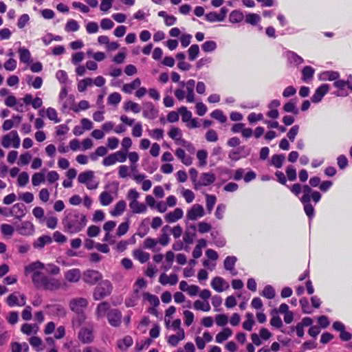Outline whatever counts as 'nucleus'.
I'll return each instance as SVG.
<instances>
[{
    "label": "nucleus",
    "mask_w": 352,
    "mask_h": 352,
    "mask_svg": "<svg viewBox=\"0 0 352 352\" xmlns=\"http://www.w3.org/2000/svg\"><path fill=\"white\" fill-rule=\"evenodd\" d=\"M87 222L86 216L77 210L68 212L63 219L65 231L70 234L80 232L87 225Z\"/></svg>",
    "instance_id": "1"
},
{
    "label": "nucleus",
    "mask_w": 352,
    "mask_h": 352,
    "mask_svg": "<svg viewBox=\"0 0 352 352\" xmlns=\"http://www.w3.org/2000/svg\"><path fill=\"white\" fill-rule=\"evenodd\" d=\"M44 264L40 261L33 262L25 267V274L32 273V280L34 286L40 289L46 280L47 276L42 272Z\"/></svg>",
    "instance_id": "2"
},
{
    "label": "nucleus",
    "mask_w": 352,
    "mask_h": 352,
    "mask_svg": "<svg viewBox=\"0 0 352 352\" xmlns=\"http://www.w3.org/2000/svg\"><path fill=\"white\" fill-rule=\"evenodd\" d=\"M179 85L185 88V89H177L175 91V96L179 101L183 100L185 98L188 102L192 103L195 102L194 89L195 87V80L190 79L187 82H179Z\"/></svg>",
    "instance_id": "3"
},
{
    "label": "nucleus",
    "mask_w": 352,
    "mask_h": 352,
    "mask_svg": "<svg viewBox=\"0 0 352 352\" xmlns=\"http://www.w3.org/2000/svg\"><path fill=\"white\" fill-rule=\"evenodd\" d=\"M88 306V300L82 297L74 298L69 301L70 309L78 315V325L86 319L84 309Z\"/></svg>",
    "instance_id": "4"
},
{
    "label": "nucleus",
    "mask_w": 352,
    "mask_h": 352,
    "mask_svg": "<svg viewBox=\"0 0 352 352\" xmlns=\"http://www.w3.org/2000/svg\"><path fill=\"white\" fill-rule=\"evenodd\" d=\"M113 290L112 284L109 280H104L101 281L94 289L93 298L95 300H100L109 296Z\"/></svg>",
    "instance_id": "5"
},
{
    "label": "nucleus",
    "mask_w": 352,
    "mask_h": 352,
    "mask_svg": "<svg viewBox=\"0 0 352 352\" xmlns=\"http://www.w3.org/2000/svg\"><path fill=\"white\" fill-rule=\"evenodd\" d=\"M94 172L92 170H87L80 173L78 176L79 183L85 184L89 190H95L99 186V182L96 180Z\"/></svg>",
    "instance_id": "6"
},
{
    "label": "nucleus",
    "mask_w": 352,
    "mask_h": 352,
    "mask_svg": "<svg viewBox=\"0 0 352 352\" xmlns=\"http://www.w3.org/2000/svg\"><path fill=\"white\" fill-rule=\"evenodd\" d=\"M120 121L125 125L132 126L131 135L134 138H140L142 135L143 127L140 122H135V119L129 118L126 115H121Z\"/></svg>",
    "instance_id": "7"
},
{
    "label": "nucleus",
    "mask_w": 352,
    "mask_h": 352,
    "mask_svg": "<svg viewBox=\"0 0 352 352\" xmlns=\"http://www.w3.org/2000/svg\"><path fill=\"white\" fill-rule=\"evenodd\" d=\"M21 139L16 131H11L2 137L1 145L8 148L13 147L18 148L20 146Z\"/></svg>",
    "instance_id": "8"
},
{
    "label": "nucleus",
    "mask_w": 352,
    "mask_h": 352,
    "mask_svg": "<svg viewBox=\"0 0 352 352\" xmlns=\"http://www.w3.org/2000/svg\"><path fill=\"white\" fill-rule=\"evenodd\" d=\"M335 87L338 89V91L335 93V95L338 97H345L349 95V93L345 90V87L352 91V80H336L333 82Z\"/></svg>",
    "instance_id": "9"
},
{
    "label": "nucleus",
    "mask_w": 352,
    "mask_h": 352,
    "mask_svg": "<svg viewBox=\"0 0 352 352\" xmlns=\"http://www.w3.org/2000/svg\"><path fill=\"white\" fill-rule=\"evenodd\" d=\"M6 303L10 307L15 306L23 307L26 303L25 296L19 292L12 293L7 297Z\"/></svg>",
    "instance_id": "10"
},
{
    "label": "nucleus",
    "mask_w": 352,
    "mask_h": 352,
    "mask_svg": "<svg viewBox=\"0 0 352 352\" xmlns=\"http://www.w3.org/2000/svg\"><path fill=\"white\" fill-rule=\"evenodd\" d=\"M82 280L85 283L94 285L102 279V274L97 270H87L82 274Z\"/></svg>",
    "instance_id": "11"
},
{
    "label": "nucleus",
    "mask_w": 352,
    "mask_h": 352,
    "mask_svg": "<svg viewBox=\"0 0 352 352\" xmlns=\"http://www.w3.org/2000/svg\"><path fill=\"white\" fill-rule=\"evenodd\" d=\"M159 111L151 102H143L142 114L144 118L154 120L158 116Z\"/></svg>",
    "instance_id": "12"
},
{
    "label": "nucleus",
    "mask_w": 352,
    "mask_h": 352,
    "mask_svg": "<svg viewBox=\"0 0 352 352\" xmlns=\"http://www.w3.org/2000/svg\"><path fill=\"white\" fill-rule=\"evenodd\" d=\"M205 214L204 207L200 204H194L188 211L186 218L190 221H196L197 219L204 217Z\"/></svg>",
    "instance_id": "13"
},
{
    "label": "nucleus",
    "mask_w": 352,
    "mask_h": 352,
    "mask_svg": "<svg viewBox=\"0 0 352 352\" xmlns=\"http://www.w3.org/2000/svg\"><path fill=\"white\" fill-rule=\"evenodd\" d=\"M16 231L23 236H31L34 232V226L29 221H25L16 226Z\"/></svg>",
    "instance_id": "14"
},
{
    "label": "nucleus",
    "mask_w": 352,
    "mask_h": 352,
    "mask_svg": "<svg viewBox=\"0 0 352 352\" xmlns=\"http://www.w3.org/2000/svg\"><path fill=\"white\" fill-rule=\"evenodd\" d=\"M228 12V9L226 7H222L220 9L219 13L214 11H211L205 14V19L207 21L213 23L216 21H223Z\"/></svg>",
    "instance_id": "15"
},
{
    "label": "nucleus",
    "mask_w": 352,
    "mask_h": 352,
    "mask_svg": "<svg viewBox=\"0 0 352 352\" xmlns=\"http://www.w3.org/2000/svg\"><path fill=\"white\" fill-rule=\"evenodd\" d=\"M216 180V177L212 173H204L200 175V177L195 183V189H199L201 186H208L213 184Z\"/></svg>",
    "instance_id": "16"
},
{
    "label": "nucleus",
    "mask_w": 352,
    "mask_h": 352,
    "mask_svg": "<svg viewBox=\"0 0 352 352\" xmlns=\"http://www.w3.org/2000/svg\"><path fill=\"white\" fill-rule=\"evenodd\" d=\"M122 313L117 309H110L107 313L109 323L113 327H118L121 324Z\"/></svg>",
    "instance_id": "17"
},
{
    "label": "nucleus",
    "mask_w": 352,
    "mask_h": 352,
    "mask_svg": "<svg viewBox=\"0 0 352 352\" xmlns=\"http://www.w3.org/2000/svg\"><path fill=\"white\" fill-rule=\"evenodd\" d=\"M82 276V274H81L80 270L77 268L67 270L64 273L65 280L71 283H78Z\"/></svg>",
    "instance_id": "18"
},
{
    "label": "nucleus",
    "mask_w": 352,
    "mask_h": 352,
    "mask_svg": "<svg viewBox=\"0 0 352 352\" xmlns=\"http://www.w3.org/2000/svg\"><path fill=\"white\" fill-rule=\"evenodd\" d=\"M329 91V85L327 84H322L316 89L311 98V102L314 103H318L322 100V98L328 93Z\"/></svg>",
    "instance_id": "19"
},
{
    "label": "nucleus",
    "mask_w": 352,
    "mask_h": 352,
    "mask_svg": "<svg viewBox=\"0 0 352 352\" xmlns=\"http://www.w3.org/2000/svg\"><path fill=\"white\" fill-rule=\"evenodd\" d=\"M211 287L217 292H222L229 288V284L221 277L215 276L211 281Z\"/></svg>",
    "instance_id": "20"
},
{
    "label": "nucleus",
    "mask_w": 352,
    "mask_h": 352,
    "mask_svg": "<svg viewBox=\"0 0 352 352\" xmlns=\"http://www.w3.org/2000/svg\"><path fill=\"white\" fill-rule=\"evenodd\" d=\"M61 286V282L58 279L47 277L44 284L40 289L48 291H56L59 289Z\"/></svg>",
    "instance_id": "21"
},
{
    "label": "nucleus",
    "mask_w": 352,
    "mask_h": 352,
    "mask_svg": "<svg viewBox=\"0 0 352 352\" xmlns=\"http://www.w3.org/2000/svg\"><path fill=\"white\" fill-rule=\"evenodd\" d=\"M26 214L25 207L23 204H14L10 210L9 215L14 217L16 219L20 220Z\"/></svg>",
    "instance_id": "22"
},
{
    "label": "nucleus",
    "mask_w": 352,
    "mask_h": 352,
    "mask_svg": "<svg viewBox=\"0 0 352 352\" xmlns=\"http://www.w3.org/2000/svg\"><path fill=\"white\" fill-rule=\"evenodd\" d=\"M250 154V150L245 146H240L236 151H232L229 153V158L233 161H237L241 157H245Z\"/></svg>",
    "instance_id": "23"
},
{
    "label": "nucleus",
    "mask_w": 352,
    "mask_h": 352,
    "mask_svg": "<svg viewBox=\"0 0 352 352\" xmlns=\"http://www.w3.org/2000/svg\"><path fill=\"white\" fill-rule=\"evenodd\" d=\"M237 261V258L234 256H228L226 258L223 263L224 268L229 271L232 276H236L237 274V272L234 269L235 263Z\"/></svg>",
    "instance_id": "24"
},
{
    "label": "nucleus",
    "mask_w": 352,
    "mask_h": 352,
    "mask_svg": "<svg viewBox=\"0 0 352 352\" xmlns=\"http://www.w3.org/2000/svg\"><path fill=\"white\" fill-rule=\"evenodd\" d=\"M159 282L163 285L168 284L175 285L178 282V276L176 274H172L170 276H168L165 273H163L159 278Z\"/></svg>",
    "instance_id": "25"
},
{
    "label": "nucleus",
    "mask_w": 352,
    "mask_h": 352,
    "mask_svg": "<svg viewBox=\"0 0 352 352\" xmlns=\"http://www.w3.org/2000/svg\"><path fill=\"white\" fill-rule=\"evenodd\" d=\"M78 338L84 343H89L94 339L93 331L91 329L82 328L79 331Z\"/></svg>",
    "instance_id": "26"
},
{
    "label": "nucleus",
    "mask_w": 352,
    "mask_h": 352,
    "mask_svg": "<svg viewBox=\"0 0 352 352\" xmlns=\"http://www.w3.org/2000/svg\"><path fill=\"white\" fill-rule=\"evenodd\" d=\"M183 214L182 209L177 208L174 211L167 213L165 216V220L168 223H174L182 219Z\"/></svg>",
    "instance_id": "27"
},
{
    "label": "nucleus",
    "mask_w": 352,
    "mask_h": 352,
    "mask_svg": "<svg viewBox=\"0 0 352 352\" xmlns=\"http://www.w3.org/2000/svg\"><path fill=\"white\" fill-rule=\"evenodd\" d=\"M129 208L134 214L145 213L147 210L146 205L144 203L139 202L138 200L129 202Z\"/></svg>",
    "instance_id": "28"
},
{
    "label": "nucleus",
    "mask_w": 352,
    "mask_h": 352,
    "mask_svg": "<svg viewBox=\"0 0 352 352\" xmlns=\"http://www.w3.org/2000/svg\"><path fill=\"white\" fill-rule=\"evenodd\" d=\"M340 77V74L335 71H325L318 75V78L322 81H336Z\"/></svg>",
    "instance_id": "29"
},
{
    "label": "nucleus",
    "mask_w": 352,
    "mask_h": 352,
    "mask_svg": "<svg viewBox=\"0 0 352 352\" xmlns=\"http://www.w3.org/2000/svg\"><path fill=\"white\" fill-rule=\"evenodd\" d=\"M109 304L107 302H102L98 305L96 309V316L98 320L102 318L107 314L109 309Z\"/></svg>",
    "instance_id": "30"
},
{
    "label": "nucleus",
    "mask_w": 352,
    "mask_h": 352,
    "mask_svg": "<svg viewBox=\"0 0 352 352\" xmlns=\"http://www.w3.org/2000/svg\"><path fill=\"white\" fill-rule=\"evenodd\" d=\"M39 330V327L36 324L25 323L21 327V331L23 333L28 336L32 334H36Z\"/></svg>",
    "instance_id": "31"
},
{
    "label": "nucleus",
    "mask_w": 352,
    "mask_h": 352,
    "mask_svg": "<svg viewBox=\"0 0 352 352\" xmlns=\"http://www.w3.org/2000/svg\"><path fill=\"white\" fill-rule=\"evenodd\" d=\"M177 158H179L182 162L186 166H190L192 163V158L187 155L182 148H177L175 153Z\"/></svg>",
    "instance_id": "32"
},
{
    "label": "nucleus",
    "mask_w": 352,
    "mask_h": 352,
    "mask_svg": "<svg viewBox=\"0 0 352 352\" xmlns=\"http://www.w3.org/2000/svg\"><path fill=\"white\" fill-rule=\"evenodd\" d=\"M126 207V202L124 200H120L117 202L114 208L110 211V214L113 217H118L124 212Z\"/></svg>",
    "instance_id": "33"
},
{
    "label": "nucleus",
    "mask_w": 352,
    "mask_h": 352,
    "mask_svg": "<svg viewBox=\"0 0 352 352\" xmlns=\"http://www.w3.org/2000/svg\"><path fill=\"white\" fill-rule=\"evenodd\" d=\"M140 297V296L139 289H135L133 294L129 297L126 298L124 302L125 305L127 307H135L138 304Z\"/></svg>",
    "instance_id": "34"
},
{
    "label": "nucleus",
    "mask_w": 352,
    "mask_h": 352,
    "mask_svg": "<svg viewBox=\"0 0 352 352\" xmlns=\"http://www.w3.org/2000/svg\"><path fill=\"white\" fill-rule=\"evenodd\" d=\"M99 201L102 206H107L113 201L112 193L108 191H103L99 196Z\"/></svg>",
    "instance_id": "35"
},
{
    "label": "nucleus",
    "mask_w": 352,
    "mask_h": 352,
    "mask_svg": "<svg viewBox=\"0 0 352 352\" xmlns=\"http://www.w3.org/2000/svg\"><path fill=\"white\" fill-rule=\"evenodd\" d=\"M141 81L140 78H137L131 83L124 84L122 90L126 94H131L134 89L139 88Z\"/></svg>",
    "instance_id": "36"
},
{
    "label": "nucleus",
    "mask_w": 352,
    "mask_h": 352,
    "mask_svg": "<svg viewBox=\"0 0 352 352\" xmlns=\"http://www.w3.org/2000/svg\"><path fill=\"white\" fill-rule=\"evenodd\" d=\"M185 338V333L184 330H179L177 335H171L168 338V342L170 345L175 346L178 344L180 340H184Z\"/></svg>",
    "instance_id": "37"
},
{
    "label": "nucleus",
    "mask_w": 352,
    "mask_h": 352,
    "mask_svg": "<svg viewBox=\"0 0 352 352\" xmlns=\"http://www.w3.org/2000/svg\"><path fill=\"white\" fill-rule=\"evenodd\" d=\"M232 335V331L228 327L224 328L217 334L215 340L217 343H222Z\"/></svg>",
    "instance_id": "38"
},
{
    "label": "nucleus",
    "mask_w": 352,
    "mask_h": 352,
    "mask_svg": "<svg viewBox=\"0 0 352 352\" xmlns=\"http://www.w3.org/2000/svg\"><path fill=\"white\" fill-rule=\"evenodd\" d=\"M142 298L144 301H147L152 307H158L160 300L158 297L148 292H143Z\"/></svg>",
    "instance_id": "39"
},
{
    "label": "nucleus",
    "mask_w": 352,
    "mask_h": 352,
    "mask_svg": "<svg viewBox=\"0 0 352 352\" xmlns=\"http://www.w3.org/2000/svg\"><path fill=\"white\" fill-rule=\"evenodd\" d=\"M123 109L125 111H132L134 113H138L141 111L140 104L131 100L125 102Z\"/></svg>",
    "instance_id": "40"
},
{
    "label": "nucleus",
    "mask_w": 352,
    "mask_h": 352,
    "mask_svg": "<svg viewBox=\"0 0 352 352\" xmlns=\"http://www.w3.org/2000/svg\"><path fill=\"white\" fill-rule=\"evenodd\" d=\"M193 308L195 310L203 311L205 312L209 311L211 309L208 301H201L200 300H197L194 302Z\"/></svg>",
    "instance_id": "41"
},
{
    "label": "nucleus",
    "mask_w": 352,
    "mask_h": 352,
    "mask_svg": "<svg viewBox=\"0 0 352 352\" xmlns=\"http://www.w3.org/2000/svg\"><path fill=\"white\" fill-rule=\"evenodd\" d=\"M243 14L239 10H232L229 15V21L232 23H240L243 21Z\"/></svg>",
    "instance_id": "42"
},
{
    "label": "nucleus",
    "mask_w": 352,
    "mask_h": 352,
    "mask_svg": "<svg viewBox=\"0 0 352 352\" xmlns=\"http://www.w3.org/2000/svg\"><path fill=\"white\" fill-rule=\"evenodd\" d=\"M286 57L288 62L294 65H298L303 63V59L293 52H287Z\"/></svg>",
    "instance_id": "43"
},
{
    "label": "nucleus",
    "mask_w": 352,
    "mask_h": 352,
    "mask_svg": "<svg viewBox=\"0 0 352 352\" xmlns=\"http://www.w3.org/2000/svg\"><path fill=\"white\" fill-rule=\"evenodd\" d=\"M133 256L135 259L138 260L141 263H144L150 258V254L142 250H136L133 251Z\"/></svg>",
    "instance_id": "44"
},
{
    "label": "nucleus",
    "mask_w": 352,
    "mask_h": 352,
    "mask_svg": "<svg viewBox=\"0 0 352 352\" xmlns=\"http://www.w3.org/2000/svg\"><path fill=\"white\" fill-rule=\"evenodd\" d=\"M52 238L50 236L43 235L40 237H38L35 242L34 243L33 245L36 248H43L46 244H49L52 242Z\"/></svg>",
    "instance_id": "45"
},
{
    "label": "nucleus",
    "mask_w": 352,
    "mask_h": 352,
    "mask_svg": "<svg viewBox=\"0 0 352 352\" xmlns=\"http://www.w3.org/2000/svg\"><path fill=\"white\" fill-rule=\"evenodd\" d=\"M315 72V69L310 66H305L302 70V80L304 82H308L311 80Z\"/></svg>",
    "instance_id": "46"
},
{
    "label": "nucleus",
    "mask_w": 352,
    "mask_h": 352,
    "mask_svg": "<svg viewBox=\"0 0 352 352\" xmlns=\"http://www.w3.org/2000/svg\"><path fill=\"white\" fill-rule=\"evenodd\" d=\"M19 53L21 62H23V63H27V64H30L32 63L31 54L28 50L25 49L23 47H20L19 49Z\"/></svg>",
    "instance_id": "47"
},
{
    "label": "nucleus",
    "mask_w": 352,
    "mask_h": 352,
    "mask_svg": "<svg viewBox=\"0 0 352 352\" xmlns=\"http://www.w3.org/2000/svg\"><path fill=\"white\" fill-rule=\"evenodd\" d=\"M170 230V228L168 226H165L163 227L162 231V234L157 240L158 243H160L163 246H166L170 241V238L168 234H167V231Z\"/></svg>",
    "instance_id": "48"
},
{
    "label": "nucleus",
    "mask_w": 352,
    "mask_h": 352,
    "mask_svg": "<svg viewBox=\"0 0 352 352\" xmlns=\"http://www.w3.org/2000/svg\"><path fill=\"white\" fill-rule=\"evenodd\" d=\"M285 161V155L283 154H276L272 155L271 159V165L274 166L277 168H280L283 166Z\"/></svg>",
    "instance_id": "49"
},
{
    "label": "nucleus",
    "mask_w": 352,
    "mask_h": 352,
    "mask_svg": "<svg viewBox=\"0 0 352 352\" xmlns=\"http://www.w3.org/2000/svg\"><path fill=\"white\" fill-rule=\"evenodd\" d=\"M12 352H28L29 346L26 342H12L11 344Z\"/></svg>",
    "instance_id": "50"
},
{
    "label": "nucleus",
    "mask_w": 352,
    "mask_h": 352,
    "mask_svg": "<svg viewBox=\"0 0 352 352\" xmlns=\"http://www.w3.org/2000/svg\"><path fill=\"white\" fill-rule=\"evenodd\" d=\"M133 344V339L131 336H125L118 342V346L122 351L126 350Z\"/></svg>",
    "instance_id": "51"
},
{
    "label": "nucleus",
    "mask_w": 352,
    "mask_h": 352,
    "mask_svg": "<svg viewBox=\"0 0 352 352\" xmlns=\"http://www.w3.org/2000/svg\"><path fill=\"white\" fill-rule=\"evenodd\" d=\"M302 192L303 195L300 197V200L301 202H308L311 201L310 195L314 192L311 187L308 185H304L302 186Z\"/></svg>",
    "instance_id": "52"
},
{
    "label": "nucleus",
    "mask_w": 352,
    "mask_h": 352,
    "mask_svg": "<svg viewBox=\"0 0 352 352\" xmlns=\"http://www.w3.org/2000/svg\"><path fill=\"white\" fill-rule=\"evenodd\" d=\"M1 232L2 234L6 236L11 237L14 231H16V227H13L12 225L8 223H3L0 226Z\"/></svg>",
    "instance_id": "53"
},
{
    "label": "nucleus",
    "mask_w": 352,
    "mask_h": 352,
    "mask_svg": "<svg viewBox=\"0 0 352 352\" xmlns=\"http://www.w3.org/2000/svg\"><path fill=\"white\" fill-rule=\"evenodd\" d=\"M79 28L80 25L78 21L74 19H69L65 26V30L67 32H76Z\"/></svg>",
    "instance_id": "54"
},
{
    "label": "nucleus",
    "mask_w": 352,
    "mask_h": 352,
    "mask_svg": "<svg viewBox=\"0 0 352 352\" xmlns=\"http://www.w3.org/2000/svg\"><path fill=\"white\" fill-rule=\"evenodd\" d=\"M283 108L284 111L287 113H292L295 115H298L299 113V111L296 107V104L292 100L285 103Z\"/></svg>",
    "instance_id": "55"
},
{
    "label": "nucleus",
    "mask_w": 352,
    "mask_h": 352,
    "mask_svg": "<svg viewBox=\"0 0 352 352\" xmlns=\"http://www.w3.org/2000/svg\"><path fill=\"white\" fill-rule=\"evenodd\" d=\"M206 208L208 213H211L217 201V198L214 195H206Z\"/></svg>",
    "instance_id": "56"
},
{
    "label": "nucleus",
    "mask_w": 352,
    "mask_h": 352,
    "mask_svg": "<svg viewBox=\"0 0 352 352\" xmlns=\"http://www.w3.org/2000/svg\"><path fill=\"white\" fill-rule=\"evenodd\" d=\"M179 113L182 116V121L188 122L192 118V113L186 107H182L178 109Z\"/></svg>",
    "instance_id": "57"
},
{
    "label": "nucleus",
    "mask_w": 352,
    "mask_h": 352,
    "mask_svg": "<svg viewBox=\"0 0 352 352\" xmlns=\"http://www.w3.org/2000/svg\"><path fill=\"white\" fill-rule=\"evenodd\" d=\"M47 117L52 121H54L55 123H58L60 122V120L58 117V113L55 109L49 107L45 111Z\"/></svg>",
    "instance_id": "58"
},
{
    "label": "nucleus",
    "mask_w": 352,
    "mask_h": 352,
    "mask_svg": "<svg viewBox=\"0 0 352 352\" xmlns=\"http://www.w3.org/2000/svg\"><path fill=\"white\" fill-rule=\"evenodd\" d=\"M197 157L200 166H205L207 164L208 152L206 150H199L197 153Z\"/></svg>",
    "instance_id": "59"
},
{
    "label": "nucleus",
    "mask_w": 352,
    "mask_h": 352,
    "mask_svg": "<svg viewBox=\"0 0 352 352\" xmlns=\"http://www.w3.org/2000/svg\"><path fill=\"white\" fill-rule=\"evenodd\" d=\"M260 20V16L255 13H249L245 16V22L252 25H257Z\"/></svg>",
    "instance_id": "60"
},
{
    "label": "nucleus",
    "mask_w": 352,
    "mask_h": 352,
    "mask_svg": "<svg viewBox=\"0 0 352 352\" xmlns=\"http://www.w3.org/2000/svg\"><path fill=\"white\" fill-rule=\"evenodd\" d=\"M32 160V155L29 152L22 153L19 156V161L17 162L19 166L28 165Z\"/></svg>",
    "instance_id": "61"
},
{
    "label": "nucleus",
    "mask_w": 352,
    "mask_h": 352,
    "mask_svg": "<svg viewBox=\"0 0 352 352\" xmlns=\"http://www.w3.org/2000/svg\"><path fill=\"white\" fill-rule=\"evenodd\" d=\"M211 117L218 121H219L221 123H224L227 120L226 116L223 114V111L220 109H216L213 111L211 114Z\"/></svg>",
    "instance_id": "62"
},
{
    "label": "nucleus",
    "mask_w": 352,
    "mask_h": 352,
    "mask_svg": "<svg viewBox=\"0 0 352 352\" xmlns=\"http://www.w3.org/2000/svg\"><path fill=\"white\" fill-rule=\"evenodd\" d=\"M45 181L43 173H36L32 175V183L34 186H37Z\"/></svg>",
    "instance_id": "63"
},
{
    "label": "nucleus",
    "mask_w": 352,
    "mask_h": 352,
    "mask_svg": "<svg viewBox=\"0 0 352 352\" xmlns=\"http://www.w3.org/2000/svg\"><path fill=\"white\" fill-rule=\"evenodd\" d=\"M121 99V95L118 92H114L109 96L107 101L109 104L116 106L120 102Z\"/></svg>",
    "instance_id": "64"
}]
</instances>
